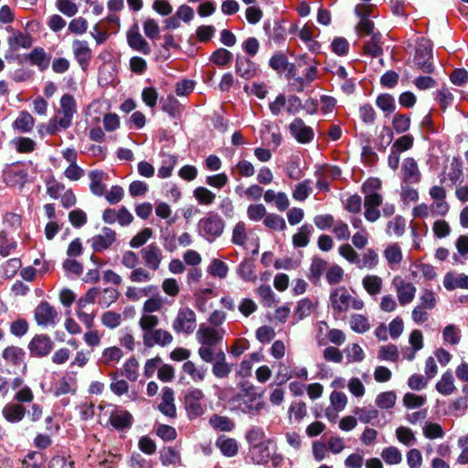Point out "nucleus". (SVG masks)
I'll return each mask as SVG.
<instances>
[{
  "mask_svg": "<svg viewBox=\"0 0 468 468\" xmlns=\"http://www.w3.org/2000/svg\"><path fill=\"white\" fill-rule=\"evenodd\" d=\"M330 308L335 319L342 318L349 309L360 311L365 307V302L351 295L345 286L333 289L329 295Z\"/></svg>",
  "mask_w": 468,
  "mask_h": 468,
  "instance_id": "obj_2",
  "label": "nucleus"
},
{
  "mask_svg": "<svg viewBox=\"0 0 468 468\" xmlns=\"http://www.w3.org/2000/svg\"><path fill=\"white\" fill-rule=\"evenodd\" d=\"M391 285L401 306L408 305L413 302L417 292V288L413 283L407 282L399 275H396L391 281Z\"/></svg>",
  "mask_w": 468,
  "mask_h": 468,
  "instance_id": "obj_7",
  "label": "nucleus"
},
{
  "mask_svg": "<svg viewBox=\"0 0 468 468\" xmlns=\"http://www.w3.org/2000/svg\"><path fill=\"white\" fill-rule=\"evenodd\" d=\"M238 399L244 405L242 410L249 414H258L264 407L261 394L257 392L253 385L243 383Z\"/></svg>",
  "mask_w": 468,
  "mask_h": 468,
  "instance_id": "obj_4",
  "label": "nucleus"
},
{
  "mask_svg": "<svg viewBox=\"0 0 468 468\" xmlns=\"http://www.w3.org/2000/svg\"><path fill=\"white\" fill-rule=\"evenodd\" d=\"M225 334L224 328H215L202 324L196 331V340L199 345L217 346L222 342Z\"/></svg>",
  "mask_w": 468,
  "mask_h": 468,
  "instance_id": "obj_8",
  "label": "nucleus"
},
{
  "mask_svg": "<svg viewBox=\"0 0 468 468\" xmlns=\"http://www.w3.org/2000/svg\"><path fill=\"white\" fill-rule=\"evenodd\" d=\"M348 324L351 330L357 334L367 333L371 327L368 317L362 314H351Z\"/></svg>",
  "mask_w": 468,
  "mask_h": 468,
  "instance_id": "obj_37",
  "label": "nucleus"
},
{
  "mask_svg": "<svg viewBox=\"0 0 468 468\" xmlns=\"http://www.w3.org/2000/svg\"><path fill=\"white\" fill-rule=\"evenodd\" d=\"M435 388L440 394L443 396H450L455 392L456 387L454 384L452 372L451 370H446L441 376L440 379L435 384Z\"/></svg>",
  "mask_w": 468,
  "mask_h": 468,
  "instance_id": "obj_29",
  "label": "nucleus"
},
{
  "mask_svg": "<svg viewBox=\"0 0 468 468\" xmlns=\"http://www.w3.org/2000/svg\"><path fill=\"white\" fill-rule=\"evenodd\" d=\"M164 307V300L160 296L148 298L143 303L141 313L151 314L159 312Z\"/></svg>",
  "mask_w": 468,
  "mask_h": 468,
  "instance_id": "obj_58",
  "label": "nucleus"
},
{
  "mask_svg": "<svg viewBox=\"0 0 468 468\" xmlns=\"http://www.w3.org/2000/svg\"><path fill=\"white\" fill-rule=\"evenodd\" d=\"M216 446L220 450L223 455L233 457L238 453L239 445L235 439L225 435L219 436L216 441Z\"/></svg>",
  "mask_w": 468,
  "mask_h": 468,
  "instance_id": "obj_32",
  "label": "nucleus"
},
{
  "mask_svg": "<svg viewBox=\"0 0 468 468\" xmlns=\"http://www.w3.org/2000/svg\"><path fill=\"white\" fill-rule=\"evenodd\" d=\"M395 436L398 441L407 447H411L417 443L415 432L407 426H399L395 430Z\"/></svg>",
  "mask_w": 468,
  "mask_h": 468,
  "instance_id": "obj_40",
  "label": "nucleus"
},
{
  "mask_svg": "<svg viewBox=\"0 0 468 468\" xmlns=\"http://www.w3.org/2000/svg\"><path fill=\"white\" fill-rule=\"evenodd\" d=\"M383 257L391 270L397 269L403 261V252L399 243L388 244L383 250Z\"/></svg>",
  "mask_w": 468,
  "mask_h": 468,
  "instance_id": "obj_23",
  "label": "nucleus"
},
{
  "mask_svg": "<svg viewBox=\"0 0 468 468\" xmlns=\"http://www.w3.org/2000/svg\"><path fill=\"white\" fill-rule=\"evenodd\" d=\"M380 456L388 465H399L402 462V452L396 446H388L383 448L380 452Z\"/></svg>",
  "mask_w": 468,
  "mask_h": 468,
  "instance_id": "obj_43",
  "label": "nucleus"
},
{
  "mask_svg": "<svg viewBox=\"0 0 468 468\" xmlns=\"http://www.w3.org/2000/svg\"><path fill=\"white\" fill-rule=\"evenodd\" d=\"M34 317L38 325L47 327L56 324L58 312L48 302H41L35 309Z\"/></svg>",
  "mask_w": 468,
  "mask_h": 468,
  "instance_id": "obj_15",
  "label": "nucleus"
},
{
  "mask_svg": "<svg viewBox=\"0 0 468 468\" xmlns=\"http://www.w3.org/2000/svg\"><path fill=\"white\" fill-rule=\"evenodd\" d=\"M289 129L292 136L300 144H308L314 139V133L313 129L307 126L300 118L294 119L291 122Z\"/></svg>",
  "mask_w": 468,
  "mask_h": 468,
  "instance_id": "obj_18",
  "label": "nucleus"
},
{
  "mask_svg": "<svg viewBox=\"0 0 468 468\" xmlns=\"http://www.w3.org/2000/svg\"><path fill=\"white\" fill-rule=\"evenodd\" d=\"M175 393L169 387H165L162 389L161 402L158 406L159 410L165 416L174 418L176 415V409L175 405Z\"/></svg>",
  "mask_w": 468,
  "mask_h": 468,
  "instance_id": "obj_24",
  "label": "nucleus"
},
{
  "mask_svg": "<svg viewBox=\"0 0 468 468\" xmlns=\"http://www.w3.org/2000/svg\"><path fill=\"white\" fill-rule=\"evenodd\" d=\"M378 358L381 361L398 362L399 358L398 346L394 344L381 346L378 351Z\"/></svg>",
  "mask_w": 468,
  "mask_h": 468,
  "instance_id": "obj_44",
  "label": "nucleus"
},
{
  "mask_svg": "<svg viewBox=\"0 0 468 468\" xmlns=\"http://www.w3.org/2000/svg\"><path fill=\"white\" fill-rule=\"evenodd\" d=\"M204 399L205 394L202 389L193 388L187 390L184 398V404L190 419H196L205 412L206 405L203 402Z\"/></svg>",
  "mask_w": 468,
  "mask_h": 468,
  "instance_id": "obj_6",
  "label": "nucleus"
},
{
  "mask_svg": "<svg viewBox=\"0 0 468 468\" xmlns=\"http://www.w3.org/2000/svg\"><path fill=\"white\" fill-rule=\"evenodd\" d=\"M194 197L200 205L209 206L214 203L216 195L204 186L197 187L193 192Z\"/></svg>",
  "mask_w": 468,
  "mask_h": 468,
  "instance_id": "obj_51",
  "label": "nucleus"
},
{
  "mask_svg": "<svg viewBox=\"0 0 468 468\" xmlns=\"http://www.w3.org/2000/svg\"><path fill=\"white\" fill-rule=\"evenodd\" d=\"M400 173L402 182L405 184H418L420 182L421 173L416 160L412 157H407L403 160Z\"/></svg>",
  "mask_w": 468,
  "mask_h": 468,
  "instance_id": "obj_17",
  "label": "nucleus"
},
{
  "mask_svg": "<svg viewBox=\"0 0 468 468\" xmlns=\"http://www.w3.org/2000/svg\"><path fill=\"white\" fill-rule=\"evenodd\" d=\"M26 409L16 403L6 404L3 409V415L9 422H18L23 420Z\"/></svg>",
  "mask_w": 468,
  "mask_h": 468,
  "instance_id": "obj_39",
  "label": "nucleus"
},
{
  "mask_svg": "<svg viewBox=\"0 0 468 468\" xmlns=\"http://www.w3.org/2000/svg\"><path fill=\"white\" fill-rule=\"evenodd\" d=\"M35 125L34 117L27 111L19 112L18 116L13 122V128L20 133L30 132Z\"/></svg>",
  "mask_w": 468,
  "mask_h": 468,
  "instance_id": "obj_36",
  "label": "nucleus"
},
{
  "mask_svg": "<svg viewBox=\"0 0 468 468\" xmlns=\"http://www.w3.org/2000/svg\"><path fill=\"white\" fill-rule=\"evenodd\" d=\"M122 320V314L114 311H107L101 316L102 325L109 329H114L120 326Z\"/></svg>",
  "mask_w": 468,
  "mask_h": 468,
  "instance_id": "obj_48",
  "label": "nucleus"
},
{
  "mask_svg": "<svg viewBox=\"0 0 468 468\" xmlns=\"http://www.w3.org/2000/svg\"><path fill=\"white\" fill-rule=\"evenodd\" d=\"M381 34H373L369 40L366 41L363 46L365 55L372 58H378L382 55V47L380 45Z\"/></svg>",
  "mask_w": 468,
  "mask_h": 468,
  "instance_id": "obj_42",
  "label": "nucleus"
},
{
  "mask_svg": "<svg viewBox=\"0 0 468 468\" xmlns=\"http://www.w3.org/2000/svg\"><path fill=\"white\" fill-rule=\"evenodd\" d=\"M198 233L208 241L218 238L224 229V221L215 213H207L197 223Z\"/></svg>",
  "mask_w": 468,
  "mask_h": 468,
  "instance_id": "obj_5",
  "label": "nucleus"
},
{
  "mask_svg": "<svg viewBox=\"0 0 468 468\" xmlns=\"http://www.w3.org/2000/svg\"><path fill=\"white\" fill-rule=\"evenodd\" d=\"M89 178L90 191L96 196H103L106 189V186L103 184L105 174L102 171L93 170L89 173Z\"/></svg>",
  "mask_w": 468,
  "mask_h": 468,
  "instance_id": "obj_34",
  "label": "nucleus"
},
{
  "mask_svg": "<svg viewBox=\"0 0 468 468\" xmlns=\"http://www.w3.org/2000/svg\"><path fill=\"white\" fill-rule=\"evenodd\" d=\"M128 279L133 283H147L152 281L153 273L148 268L136 266L130 272Z\"/></svg>",
  "mask_w": 468,
  "mask_h": 468,
  "instance_id": "obj_47",
  "label": "nucleus"
},
{
  "mask_svg": "<svg viewBox=\"0 0 468 468\" xmlns=\"http://www.w3.org/2000/svg\"><path fill=\"white\" fill-rule=\"evenodd\" d=\"M231 372V366L226 361L224 352L217 354V360L213 363L212 373L218 378H225Z\"/></svg>",
  "mask_w": 468,
  "mask_h": 468,
  "instance_id": "obj_35",
  "label": "nucleus"
},
{
  "mask_svg": "<svg viewBox=\"0 0 468 468\" xmlns=\"http://www.w3.org/2000/svg\"><path fill=\"white\" fill-rule=\"evenodd\" d=\"M312 192V181L303 180L297 184L292 191V197L297 201H304Z\"/></svg>",
  "mask_w": 468,
  "mask_h": 468,
  "instance_id": "obj_53",
  "label": "nucleus"
},
{
  "mask_svg": "<svg viewBox=\"0 0 468 468\" xmlns=\"http://www.w3.org/2000/svg\"><path fill=\"white\" fill-rule=\"evenodd\" d=\"M420 303L419 305L425 307L429 310H432L437 306L438 299L436 293L430 289H424L420 297Z\"/></svg>",
  "mask_w": 468,
  "mask_h": 468,
  "instance_id": "obj_59",
  "label": "nucleus"
},
{
  "mask_svg": "<svg viewBox=\"0 0 468 468\" xmlns=\"http://www.w3.org/2000/svg\"><path fill=\"white\" fill-rule=\"evenodd\" d=\"M72 53L81 69L86 71L92 58V50L86 40L75 39L72 41Z\"/></svg>",
  "mask_w": 468,
  "mask_h": 468,
  "instance_id": "obj_14",
  "label": "nucleus"
},
{
  "mask_svg": "<svg viewBox=\"0 0 468 468\" xmlns=\"http://www.w3.org/2000/svg\"><path fill=\"white\" fill-rule=\"evenodd\" d=\"M160 320L157 315L151 314H143L138 320V325L143 334H148L149 332L157 328Z\"/></svg>",
  "mask_w": 468,
  "mask_h": 468,
  "instance_id": "obj_46",
  "label": "nucleus"
},
{
  "mask_svg": "<svg viewBox=\"0 0 468 468\" xmlns=\"http://www.w3.org/2000/svg\"><path fill=\"white\" fill-rule=\"evenodd\" d=\"M330 405L329 407L333 408L334 410H336L338 411H343L348 402L347 396L341 391H333L330 394L329 397Z\"/></svg>",
  "mask_w": 468,
  "mask_h": 468,
  "instance_id": "obj_61",
  "label": "nucleus"
},
{
  "mask_svg": "<svg viewBox=\"0 0 468 468\" xmlns=\"http://www.w3.org/2000/svg\"><path fill=\"white\" fill-rule=\"evenodd\" d=\"M45 463L44 453L40 452H29L23 461L22 468H42Z\"/></svg>",
  "mask_w": 468,
  "mask_h": 468,
  "instance_id": "obj_56",
  "label": "nucleus"
},
{
  "mask_svg": "<svg viewBox=\"0 0 468 468\" xmlns=\"http://www.w3.org/2000/svg\"><path fill=\"white\" fill-rule=\"evenodd\" d=\"M16 150L20 154H29L36 149V142L28 137H18L13 141Z\"/></svg>",
  "mask_w": 468,
  "mask_h": 468,
  "instance_id": "obj_64",
  "label": "nucleus"
},
{
  "mask_svg": "<svg viewBox=\"0 0 468 468\" xmlns=\"http://www.w3.org/2000/svg\"><path fill=\"white\" fill-rule=\"evenodd\" d=\"M54 343L52 339L44 334L35 335L28 343V350L31 356H47L53 349Z\"/></svg>",
  "mask_w": 468,
  "mask_h": 468,
  "instance_id": "obj_11",
  "label": "nucleus"
},
{
  "mask_svg": "<svg viewBox=\"0 0 468 468\" xmlns=\"http://www.w3.org/2000/svg\"><path fill=\"white\" fill-rule=\"evenodd\" d=\"M117 233L110 228H103L100 234L93 236L90 246L94 251L102 252L108 250L115 241Z\"/></svg>",
  "mask_w": 468,
  "mask_h": 468,
  "instance_id": "obj_16",
  "label": "nucleus"
},
{
  "mask_svg": "<svg viewBox=\"0 0 468 468\" xmlns=\"http://www.w3.org/2000/svg\"><path fill=\"white\" fill-rule=\"evenodd\" d=\"M140 254L146 268L153 271L160 268L164 255L161 248L156 243H151L144 247Z\"/></svg>",
  "mask_w": 468,
  "mask_h": 468,
  "instance_id": "obj_13",
  "label": "nucleus"
},
{
  "mask_svg": "<svg viewBox=\"0 0 468 468\" xmlns=\"http://www.w3.org/2000/svg\"><path fill=\"white\" fill-rule=\"evenodd\" d=\"M442 338L445 343L455 346L460 343L461 331L456 325L448 324L442 331Z\"/></svg>",
  "mask_w": 468,
  "mask_h": 468,
  "instance_id": "obj_57",
  "label": "nucleus"
},
{
  "mask_svg": "<svg viewBox=\"0 0 468 468\" xmlns=\"http://www.w3.org/2000/svg\"><path fill=\"white\" fill-rule=\"evenodd\" d=\"M346 356L349 362L356 363L361 362L365 358V352L363 348L356 343L349 344L344 349Z\"/></svg>",
  "mask_w": 468,
  "mask_h": 468,
  "instance_id": "obj_55",
  "label": "nucleus"
},
{
  "mask_svg": "<svg viewBox=\"0 0 468 468\" xmlns=\"http://www.w3.org/2000/svg\"><path fill=\"white\" fill-rule=\"evenodd\" d=\"M128 45L134 50L139 51L144 55H148L151 52L148 42L139 33L137 26H134L127 33Z\"/></svg>",
  "mask_w": 468,
  "mask_h": 468,
  "instance_id": "obj_22",
  "label": "nucleus"
},
{
  "mask_svg": "<svg viewBox=\"0 0 468 468\" xmlns=\"http://www.w3.org/2000/svg\"><path fill=\"white\" fill-rule=\"evenodd\" d=\"M139 362L135 357L128 358L123 364V374L130 381H136L139 377Z\"/></svg>",
  "mask_w": 468,
  "mask_h": 468,
  "instance_id": "obj_60",
  "label": "nucleus"
},
{
  "mask_svg": "<svg viewBox=\"0 0 468 468\" xmlns=\"http://www.w3.org/2000/svg\"><path fill=\"white\" fill-rule=\"evenodd\" d=\"M317 306V301L309 298H303L297 303L294 316L298 320H303V318L310 316L315 311Z\"/></svg>",
  "mask_w": 468,
  "mask_h": 468,
  "instance_id": "obj_33",
  "label": "nucleus"
},
{
  "mask_svg": "<svg viewBox=\"0 0 468 468\" xmlns=\"http://www.w3.org/2000/svg\"><path fill=\"white\" fill-rule=\"evenodd\" d=\"M397 402V394L393 390L383 391L377 395L375 405L380 409L388 410L394 408Z\"/></svg>",
  "mask_w": 468,
  "mask_h": 468,
  "instance_id": "obj_41",
  "label": "nucleus"
},
{
  "mask_svg": "<svg viewBox=\"0 0 468 468\" xmlns=\"http://www.w3.org/2000/svg\"><path fill=\"white\" fill-rule=\"evenodd\" d=\"M236 73L245 80H250L257 75L258 67L248 58H237Z\"/></svg>",
  "mask_w": 468,
  "mask_h": 468,
  "instance_id": "obj_28",
  "label": "nucleus"
},
{
  "mask_svg": "<svg viewBox=\"0 0 468 468\" xmlns=\"http://www.w3.org/2000/svg\"><path fill=\"white\" fill-rule=\"evenodd\" d=\"M123 357V351L116 346L104 348L99 358V363L106 367H115Z\"/></svg>",
  "mask_w": 468,
  "mask_h": 468,
  "instance_id": "obj_26",
  "label": "nucleus"
},
{
  "mask_svg": "<svg viewBox=\"0 0 468 468\" xmlns=\"http://www.w3.org/2000/svg\"><path fill=\"white\" fill-rule=\"evenodd\" d=\"M442 284L447 291L457 289L468 290V275L448 271L443 276Z\"/></svg>",
  "mask_w": 468,
  "mask_h": 468,
  "instance_id": "obj_19",
  "label": "nucleus"
},
{
  "mask_svg": "<svg viewBox=\"0 0 468 468\" xmlns=\"http://www.w3.org/2000/svg\"><path fill=\"white\" fill-rule=\"evenodd\" d=\"M196 313L188 306L180 307L173 319L172 328L178 335H190L197 331Z\"/></svg>",
  "mask_w": 468,
  "mask_h": 468,
  "instance_id": "obj_3",
  "label": "nucleus"
},
{
  "mask_svg": "<svg viewBox=\"0 0 468 468\" xmlns=\"http://www.w3.org/2000/svg\"><path fill=\"white\" fill-rule=\"evenodd\" d=\"M423 462V455L420 449L410 448L406 452V463L409 468H421Z\"/></svg>",
  "mask_w": 468,
  "mask_h": 468,
  "instance_id": "obj_54",
  "label": "nucleus"
},
{
  "mask_svg": "<svg viewBox=\"0 0 468 468\" xmlns=\"http://www.w3.org/2000/svg\"><path fill=\"white\" fill-rule=\"evenodd\" d=\"M3 358L6 363L19 367L24 363L25 352L18 346H7L3 351Z\"/></svg>",
  "mask_w": 468,
  "mask_h": 468,
  "instance_id": "obj_38",
  "label": "nucleus"
},
{
  "mask_svg": "<svg viewBox=\"0 0 468 468\" xmlns=\"http://www.w3.org/2000/svg\"><path fill=\"white\" fill-rule=\"evenodd\" d=\"M177 158L172 154H166L164 157L163 165L158 169V176L161 178H167L172 175L173 169L176 165Z\"/></svg>",
  "mask_w": 468,
  "mask_h": 468,
  "instance_id": "obj_63",
  "label": "nucleus"
},
{
  "mask_svg": "<svg viewBox=\"0 0 468 468\" xmlns=\"http://www.w3.org/2000/svg\"><path fill=\"white\" fill-rule=\"evenodd\" d=\"M288 412L291 420L299 422L307 415L306 404L303 401L292 402Z\"/></svg>",
  "mask_w": 468,
  "mask_h": 468,
  "instance_id": "obj_52",
  "label": "nucleus"
},
{
  "mask_svg": "<svg viewBox=\"0 0 468 468\" xmlns=\"http://www.w3.org/2000/svg\"><path fill=\"white\" fill-rule=\"evenodd\" d=\"M77 112L78 106L75 98L69 93L63 94L54 116L47 123L39 125V133L41 135H54L67 130L72 125Z\"/></svg>",
  "mask_w": 468,
  "mask_h": 468,
  "instance_id": "obj_1",
  "label": "nucleus"
},
{
  "mask_svg": "<svg viewBox=\"0 0 468 468\" xmlns=\"http://www.w3.org/2000/svg\"><path fill=\"white\" fill-rule=\"evenodd\" d=\"M26 59L40 71H44L50 64L51 56L43 48L37 47L26 55Z\"/></svg>",
  "mask_w": 468,
  "mask_h": 468,
  "instance_id": "obj_21",
  "label": "nucleus"
},
{
  "mask_svg": "<svg viewBox=\"0 0 468 468\" xmlns=\"http://www.w3.org/2000/svg\"><path fill=\"white\" fill-rule=\"evenodd\" d=\"M427 401L424 395H417L414 393H406L403 396L402 402L407 409H417L423 406Z\"/></svg>",
  "mask_w": 468,
  "mask_h": 468,
  "instance_id": "obj_62",
  "label": "nucleus"
},
{
  "mask_svg": "<svg viewBox=\"0 0 468 468\" xmlns=\"http://www.w3.org/2000/svg\"><path fill=\"white\" fill-rule=\"evenodd\" d=\"M11 35L7 38V43L11 49L29 48L32 46V37L28 33L12 29Z\"/></svg>",
  "mask_w": 468,
  "mask_h": 468,
  "instance_id": "obj_27",
  "label": "nucleus"
},
{
  "mask_svg": "<svg viewBox=\"0 0 468 468\" xmlns=\"http://www.w3.org/2000/svg\"><path fill=\"white\" fill-rule=\"evenodd\" d=\"M406 229V219L398 215L389 220L387 224V234L388 236L400 237L404 234Z\"/></svg>",
  "mask_w": 468,
  "mask_h": 468,
  "instance_id": "obj_45",
  "label": "nucleus"
},
{
  "mask_svg": "<svg viewBox=\"0 0 468 468\" xmlns=\"http://www.w3.org/2000/svg\"><path fill=\"white\" fill-rule=\"evenodd\" d=\"M379 264V256L376 250L369 248L367 249L361 256V259L358 258L356 266L358 269H367L374 270Z\"/></svg>",
  "mask_w": 468,
  "mask_h": 468,
  "instance_id": "obj_31",
  "label": "nucleus"
},
{
  "mask_svg": "<svg viewBox=\"0 0 468 468\" xmlns=\"http://www.w3.org/2000/svg\"><path fill=\"white\" fill-rule=\"evenodd\" d=\"M362 287L370 297H376L381 293L384 281L377 274H367L362 279Z\"/></svg>",
  "mask_w": 468,
  "mask_h": 468,
  "instance_id": "obj_25",
  "label": "nucleus"
},
{
  "mask_svg": "<svg viewBox=\"0 0 468 468\" xmlns=\"http://www.w3.org/2000/svg\"><path fill=\"white\" fill-rule=\"evenodd\" d=\"M250 453L252 456V459L257 463H265L271 459V451L266 444V442H263L260 445L251 447Z\"/></svg>",
  "mask_w": 468,
  "mask_h": 468,
  "instance_id": "obj_49",
  "label": "nucleus"
},
{
  "mask_svg": "<svg viewBox=\"0 0 468 468\" xmlns=\"http://www.w3.org/2000/svg\"><path fill=\"white\" fill-rule=\"evenodd\" d=\"M432 57V46L430 40L421 38L418 41L416 46V54L414 62L416 66L426 73H431L433 70L431 58Z\"/></svg>",
  "mask_w": 468,
  "mask_h": 468,
  "instance_id": "obj_9",
  "label": "nucleus"
},
{
  "mask_svg": "<svg viewBox=\"0 0 468 468\" xmlns=\"http://www.w3.org/2000/svg\"><path fill=\"white\" fill-rule=\"evenodd\" d=\"M182 371L194 382L201 383L207 376V367L187 360L182 365Z\"/></svg>",
  "mask_w": 468,
  "mask_h": 468,
  "instance_id": "obj_20",
  "label": "nucleus"
},
{
  "mask_svg": "<svg viewBox=\"0 0 468 468\" xmlns=\"http://www.w3.org/2000/svg\"><path fill=\"white\" fill-rule=\"evenodd\" d=\"M142 340L146 347H154V346L165 347L173 343L174 336L165 329L155 328L148 334H142Z\"/></svg>",
  "mask_w": 468,
  "mask_h": 468,
  "instance_id": "obj_12",
  "label": "nucleus"
},
{
  "mask_svg": "<svg viewBox=\"0 0 468 468\" xmlns=\"http://www.w3.org/2000/svg\"><path fill=\"white\" fill-rule=\"evenodd\" d=\"M109 421L117 430L129 428L133 423V416L126 410H115L111 415Z\"/></svg>",
  "mask_w": 468,
  "mask_h": 468,
  "instance_id": "obj_30",
  "label": "nucleus"
},
{
  "mask_svg": "<svg viewBox=\"0 0 468 468\" xmlns=\"http://www.w3.org/2000/svg\"><path fill=\"white\" fill-rule=\"evenodd\" d=\"M3 180L8 186L23 187L28 180V171L24 164H13L4 170Z\"/></svg>",
  "mask_w": 468,
  "mask_h": 468,
  "instance_id": "obj_10",
  "label": "nucleus"
},
{
  "mask_svg": "<svg viewBox=\"0 0 468 468\" xmlns=\"http://www.w3.org/2000/svg\"><path fill=\"white\" fill-rule=\"evenodd\" d=\"M209 424L214 429L221 431H230L235 426L234 422L229 417L217 414L210 417Z\"/></svg>",
  "mask_w": 468,
  "mask_h": 468,
  "instance_id": "obj_50",
  "label": "nucleus"
}]
</instances>
